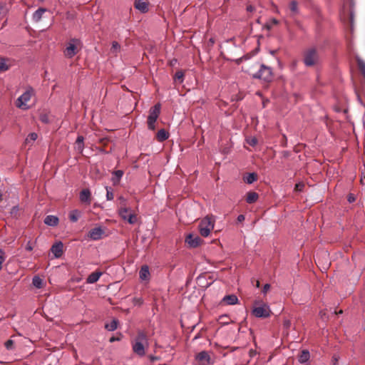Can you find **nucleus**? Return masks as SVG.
Listing matches in <instances>:
<instances>
[{"label": "nucleus", "mask_w": 365, "mask_h": 365, "mask_svg": "<svg viewBox=\"0 0 365 365\" xmlns=\"http://www.w3.org/2000/svg\"><path fill=\"white\" fill-rule=\"evenodd\" d=\"M289 8L293 14H297L298 11V3L297 1H292L289 4Z\"/></svg>", "instance_id": "31"}, {"label": "nucleus", "mask_w": 365, "mask_h": 365, "mask_svg": "<svg viewBox=\"0 0 365 365\" xmlns=\"http://www.w3.org/2000/svg\"><path fill=\"white\" fill-rule=\"evenodd\" d=\"M255 10V7L252 5H249L247 7V11L249 12H252Z\"/></svg>", "instance_id": "51"}, {"label": "nucleus", "mask_w": 365, "mask_h": 365, "mask_svg": "<svg viewBox=\"0 0 365 365\" xmlns=\"http://www.w3.org/2000/svg\"><path fill=\"white\" fill-rule=\"evenodd\" d=\"M309 352L307 350H303L299 354L298 360L300 363H305L309 359Z\"/></svg>", "instance_id": "25"}, {"label": "nucleus", "mask_w": 365, "mask_h": 365, "mask_svg": "<svg viewBox=\"0 0 365 365\" xmlns=\"http://www.w3.org/2000/svg\"><path fill=\"white\" fill-rule=\"evenodd\" d=\"M350 15H351V19H352L353 18V13H352V11L350 12Z\"/></svg>", "instance_id": "55"}, {"label": "nucleus", "mask_w": 365, "mask_h": 365, "mask_svg": "<svg viewBox=\"0 0 365 365\" xmlns=\"http://www.w3.org/2000/svg\"><path fill=\"white\" fill-rule=\"evenodd\" d=\"M168 137L169 133L165 129H161L158 130L156 134V138L159 142H163L167 140Z\"/></svg>", "instance_id": "22"}, {"label": "nucleus", "mask_w": 365, "mask_h": 365, "mask_svg": "<svg viewBox=\"0 0 365 365\" xmlns=\"http://www.w3.org/2000/svg\"><path fill=\"white\" fill-rule=\"evenodd\" d=\"M150 275L149 268L148 266L144 265L140 268L139 272V277L142 280H146L148 279Z\"/></svg>", "instance_id": "21"}, {"label": "nucleus", "mask_w": 365, "mask_h": 365, "mask_svg": "<svg viewBox=\"0 0 365 365\" xmlns=\"http://www.w3.org/2000/svg\"><path fill=\"white\" fill-rule=\"evenodd\" d=\"M149 358H150V359L152 361H156V360H158V357L154 356H149Z\"/></svg>", "instance_id": "52"}, {"label": "nucleus", "mask_w": 365, "mask_h": 365, "mask_svg": "<svg viewBox=\"0 0 365 365\" xmlns=\"http://www.w3.org/2000/svg\"><path fill=\"white\" fill-rule=\"evenodd\" d=\"M148 346V339L145 332L139 331L132 343L133 351L140 356L145 355V349Z\"/></svg>", "instance_id": "1"}, {"label": "nucleus", "mask_w": 365, "mask_h": 365, "mask_svg": "<svg viewBox=\"0 0 365 365\" xmlns=\"http://www.w3.org/2000/svg\"><path fill=\"white\" fill-rule=\"evenodd\" d=\"M40 120L41 122L48 123L49 122L48 116L46 114H41Z\"/></svg>", "instance_id": "38"}, {"label": "nucleus", "mask_w": 365, "mask_h": 365, "mask_svg": "<svg viewBox=\"0 0 365 365\" xmlns=\"http://www.w3.org/2000/svg\"><path fill=\"white\" fill-rule=\"evenodd\" d=\"M136 304L140 305L143 303V300L140 298H136L134 299Z\"/></svg>", "instance_id": "50"}, {"label": "nucleus", "mask_w": 365, "mask_h": 365, "mask_svg": "<svg viewBox=\"0 0 365 365\" xmlns=\"http://www.w3.org/2000/svg\"><path fill=\"white\" fill-rule=\"evenodd\" d=\"M26 250L28 251H31L33 250V247L31 245L30 242H29L28 244L26 245Z\"/></svg>", "instance_id": "49"}, {"label": "nucleus", "mask_w": 365, "mask_h": 365, "mask_svg": "<svg viewBox=\"0 0 365 365\" xmlns=\"http://www.w3.org/2000/svg\"><path fill=\"white\" fill-rule=\"evenodd\" d=\"M138 217L135 213H129L127 222L129 224L133 225L137 222Z\"/></svg>", "instance_id": "32"}, {"label": "nucleus", "mask_w": 365, "mask_h": 365, "mask_svg": "<svg viewBox=\"0 0 365 365\" xmlns=\"http://www.w3.org/2000/svg\"><path fill=\"white\" fill-rule=\"evenodd\" d=\"M148 2L145 0H135L134 6L142 13H146L148 11Z\"/></svg>", "instance_id": "12"}, {"label": "nucleus", "mask_w": 365, "mask_h": 365, "mask_svg": "<svg viewBox=\"0 0 365 365\" xmlns=\"http://www.w3.org/2000/svg\"><path fill=\"white\" fill-rule=\"evenodd\" d=\"M118 340H119V339H118V338H116V337L113 336V337H111V338L110 339V340H109V341H110V342H113V341H118Z\"/></svg>", "instance_id": "53"}, {"label": "nucleus", "mask_w": 365, "mask_h": 365, "mask_svg": "<svg viewBox=\"0 0 365 365\" xmlns=\"http://www.w3.org/2000/svg\"><path fill=\"white\" fill-rule=\"evenodd\" d=\"M5 259L4 252L0 250V270L1 269V264Z\"/></svg>", "instance_id": "42"}, {"label": "nucleus", "mask_w": 365, "mask_h": 365, "mask_svg": "<svg viewBox=\"0 0 365 365\" xmlns=\"http://www.w3.org/2000/svg\"><path fill=\"white\" fill-rule=\"evenodd\" d=\"M259 195L257 192L250 191L247 193L246 202L249 204L255 202L258 200Z\"/></svg>", "instance_id": "20"}, {"label": "nucleus", "mask_w": 365, "mask_h": 365, "mask_svg": "<svg viewBox=\"0 0 365 365\" xmlns=\"http://www.w3.org/2000/svg\"><path fill=\"white\" fill-rule=\"evenodd\" d=\"M259 286H260V283H259V281H257L256 287H259Z\"/></svg>", "instance_id": "54"}, {"label": "nucleus", "mask_w": 365, "mask_h": 365, "mask_svg": "<svg viewBox=\"0 0 365 365\" xmlns=\"http://www.w3.org/2000/svg\"><path fill=\"white\" fill-rule=\"evenodd\" d=\"M271 310L269 306L263 302L256 301L252 310V314L258 318H267L269 317Z\"/></svg>", "instance_id": "3"}, {"label": "nucleus", "mask_w": 365, "mask_h": 365, "mask_svg": "<svg viewBox=\"0 0 365 365\" xmlns=\"http://www.w3.org/2000/svg\"><path fill=\"white\" fill-rule=\"evenodd\" d=\"M34 95V90L29 87L21 96L16 101L15 105L18 108L27 110L29 107L27 103L30 101L31 97Z\"/></svg>", "instance_id": "2"}, {"label": "nucleus", "mask_w": 365, "mask_h": 365, "mask_svg": "<svg viewBox=\"0 0 365 365\" xmlns=\"http://www.w3.org/2000/svg\"><path fill=\"white\" fill-rule=\"evenodd\" d=\"M184 78V73L182 71H178L175 73L174 76V81L179 83H182Z\"/></svg>", "instance_id": "30"}, {"label": "nucleus", "mask_w": 365, "mask_h": 365, "mask_svg": "<svg viewBox=\"0 0 365 365\" xmlns=\"http://www.w3.org/2000/svg\"><path fill=\"white\" fill-rule=\"evenodd\" d=\"M32 284L36 288H41L43 286V280L38 276H35L33 278Z\"/></svg>", "instance_id": "29"}, {"label": "nucleus", "mask_w": 365, "mask_h": 365, "mask_svg": "<svg viewBox=\"0 0 365 365\" xmlns=\"http://www.w3.org/2000/svg\"><path fill=\"white\" fill-rule=\"evenodd\" d=\"M196 360L202 365L210 364L211 359L207 351H202L196 355Z\"/></svg>", "instance_id": "11"}, {"label": "nucleus", "mask_w": 365, "mask_h": 365, "mask_svg": "<svg viewBox=\"0 0 365 365\" xmlns=\"http://www.w3.org/2000/svg\"><path fill=\"white\" fill-rule=\"evenodd\" d=\"M11 67L10 61L8 58H0V72H4Z\"/></svg>", "instance_id": "19"}, {"label": "nucleus", "mask_w": 365, "mask_h": 365, "mask_svg": "<svg viewBox=\"0 0 365 365\" xmlns=\"http://www.w3.org/2000/svg\"><path fill=\"white\" fill-rule=\"evenodd\" d=\"M161 106L160 103L155 104L149 110V115L148 116V128L150 130H154L155 129V122L160 113Z\"/></svg>", "instance_id": "5"}, {"label": "nucleus", "mask_w": 365, "mask_h": 365, "mask_svg": "<svg viewBox=\"0 0 365 365\" xmlns=\"http://www.w3.org/2000/svg\"><path fill=\"white\" fill-rule=\"evenodd\" d=\"M347 200L350 203L354 202L356 200L354 195L352 193L349 194Z\"/></svg>", "instance_id": "44"}, {"label": "nucleus", "mask_w": 365, "mask_h": 365, "mask_svg": "<svg viewBox=\"0 0 365 365\" xmlns=\"http://www.w3.org/2000/svg\"><path fill=\"white\" fill-rule=\"evenodd\" d=\"M63 245L61 242H58L52 245L51 248V252L54 255L55 257L59 258L63 254Z\"/></svg>", "instance_id": "14"}, {"label": "nucleus", "mask_w": 365, "mask_h": 365, "mask_svg": "<svg viewBox=\"0 0 365 365\" xmlns=\"http://www.w3.org/2000/svg\"><path fill=\"white\" fill-rule=\"evenodd\" d=\"M120 46L117 41H113L112 43V46H111V49H110L112 53H118L120 51Z\"/></svg>", "instance_id": "34"}, {"label": "nucleus", "mask_w": 365, "mask_h": 365, "mask_svg": "<svg viewBox=\"0 0 365 365\" xmlns=\"http://www.w3.org/2000/svg\"><path fill=\"white\" fill-rule=\"evenodd\" d=\"M80 45V41L78 39L73 38L71 40V41L68 43L64 53L67 58H72L75 56L78 51V46Z\"/></svg>", "instance_id": "7"}, {"label": "nucleus", "mask_w": 365, "mask_h": 365, "mask_svg": "<svg viewBox=\"0 0 365 365\" xmlns=\"http://www.w3.org/2000/svg\"><path fill=\"white\" fill-rule=\"evenodd\" d=\"M359 68H360L361 71L362 72L364 76H365V64L364 63L360 62L359 63Z\"/></svg>", "instance_id": "46"}, {"label": "nucleus", "mask_w": 365, "mask_h": 365, "mask_svg": "<svg viewBox=\"0 0 365 365\" xmlns=\"http://www.w3.org/2000/svg\"><path fill=\"white\" fill-rule=\"evenodd\" d=\"M5 346L7 349H13L14 348V341L9 339L5 342Z\"/></svg>", "instance_id": "37"}, {"label": "nucleus", "mask_w": 365, "mask_h": 365, "mask_svg": "<svg viewBox=\"0 0 365 365\" xmlns=\"http://www.w3.org/2000/svg\"><path fill=\"white\" fill-rule=\"evenodd\" d=\"M277 24H278V21L275 19H272L269 23H267L266 24L265 26L268 30H270L274 25H277Z\"/></svg>", "instance_id": "35"}, {"label": "nucleus", "mask_w": 365, "mask_h": 365, "mask_svg": "<svg viewBox=\"0 0 365 365\" xmlns=\"http://www.w3.org/2000/svg\"><path fill=\"white\" fill-rule=\"evenodd\" d=\"M84 145L83 143H76V149L80 153H82L83 150Z\"/></svg>", "instance_id": "39"}, {"label": "nucleus", "mask_w": 365, "mask_h": 365, "mask_svg": "<svg viewBox=\"0 0 365 365\" xmlns=\"http://www.w3.org/2000/svg\"><path fill=\"white\" fill-rule=\"evenodd\" d=\"M284 327L286 328V329H289L290 327H291V322L290 320L289 319H285L284 321V324H283Z\"/></svg>", "instance_id": "45"}, {"label": "nucleus", "mask_w": 365, "mask_h": 365, "mask_svg": "<svg viewBox=\"0 0 365 365\" xmlns=\"http://www.w3.org/2000/svg\"><path fill=\"white\" fill-rule=\"evenodd\" d=\"M118 321L117 319H113L109 324H106L105 328L108 331H114L118 327Z\"/></svg>", "instance_id": "26"}, {"label": "nucleus", "mask_w": 365, "mask_h": 365, "mask_svg": "<svg viewBox=\"0 0 365 365\" xmlns=\"http://www.w3.org/2000/svg\"><path fill=\"white\" fill-rule=\"evenodd\" d=\"M80 200L83 203L90 205L91 202V193L88 189H83L80 192Z\"/></svg>", "instance_id": "13"}, {"label": "nucleus", "mask_w": 365, "mask_h": 365, "mask_svg": "<svg viewBox=\"0 0 365 365\" xmlns=\"http://www.w3.org/2000/svg\"><path fill=\"white\" fill-rule=\"evenodd\" d=\"M46 11V9L39 8L37 9L33 14V20L36 22H38L41 21L43 14Z\"/></svg>", "instance_id": "23"}, {"label": "nucleus", "mask_w": 365, "mask_h": 365, "mask_svg": "<svg viewBox=\"0 0 365 365\" xmlns=\"http://www.w3.org/2000/svg\"><path fill=\"white\" fill-rule=\"evenodd\" d=\"M304 63L307 66H313L319 61V54L316 48H310L304 53Z\"/></svg>", "instance_id": "6"}, {"label": "nucleus", "mask_w": 365, "mask_h": 365, "mask_svg": "<svg viewBox=\"0 0 365 365\" xmlns=\"http://www.w3.org/2000/svg\"><path fill=\"white\" fill-rule=\"evenodd\" d=\"M244 181L247 184H252L257 180V175L255 173H249L243 178Z\"/></svg>", "instance_id": "24"}, {"label": "nucleus", "mask_w": 365, "mask_h": 365, "mask_svg": "<svg viewBox=\"0 0 365 365\" xmlns=\"http://www.w3.org/2000/svg\"><path fill=\"white\" fill-rule=\"evenodd\" d=\"M304 185L303 183H297L295 185V187H294V190L295 191H302V189L304 188Z\"/></svg>", "instance_id": "40"}, {"label": "nucleus", "mask_w": 365, "mask_h": 365, "mask_svg": "<svg viewBox=\"0 0 365 365\" xmlns=\"http://www.w3.org/2000/svg\"><path fill=\"white\" fill-rule=\"evenodd\" d=\"M255 77L261 78L265 81H270L272 78V68L262 64L259 71L255 75Z\"/></svg>", "instance_id": "8"}, {"label": "nucleus", "mask_w": 365, "mask_h": 365, "mask_svg": "<svg viewBox=\"0 0 365 365\" xmlns=\"http://www.w3.org/2000/svg\"><path fill=\"white\" fill-rule=\"evenodd\" d=\"M84 138L82 135H78L76 143H83Z\"/></svg>", "instance_id": "47"}, {"label": "nucleus", "mask_w": 365, "mask_h": 365, "mask_svg": "<svg viewBox=\"0 0 365 365\" xmlns=\"http://www.w3.org/2000/svg\"><path fill=\"white\" fill-rule=\"evenodd\" d=\"M106 190H107V193H106V198H107V200H113V197H114L113 193L111 191H110V190L108 189V187L106 188Z\"/></svg>", "instance_id": "41"}, {"label": "nucleus", "mask_w": 365, "mask_h": 365, "mask_svg": "<svg viewBox=\"0 0 365 365\" xmlns=\"http://www.w3.org/2000/svg\"><path fill=\"white\" fill-rule=\"evenodd\" d=\"M44 223L49 226H56L58 223V218L54 215H48L44 219Z\"/></svg>", "instance_id": "17"}, {"label": "nucleus", "mask_w": 365, "mask_h": 365, "mask_svg": "<svg viewBox=\"0 0 365 365\" xmlns=\"http://www.w3.org/2000/svg\"><path fill=\"white\" fill-rule=\"evenodd\" d=\"M222 302L229 305H234L238 303V299L235 294L226 295L222 299Z\"/></svg>", "instance_id": "16"}, {"label": "nucleus", "mask_w": 365, "mask_h": 365, "mask_svg": "<svg viewBox=\"0 0 365 365\" xmlns=\"http://www.w3.org/2000/svg\"><path fill=\"white\" fill-rule=\"evenodd\" d=\"M247 142L251 146H255L257 144V139L256 138H250L247 140Z\"/></svg>", "instance_id": "36"}, {"label": "nucleus", "mask_w": 365, "mask_h": 365, "mask_svg": "<svg viewBox=\"0 0 365 365\" xmlns=\"http://www.w3.org/2000/svg\"><path fill=\"white\" fill-rule=\"evenodd\" d=\"M101 274H102V272H92L91 274H89V276L88 277V278L86 279L87 283L93 284V283L96 282L99 279Z\"/></svg>", "instance_id": "18"}, {"label": "nucleus", "mask_w": 365, "mask_h": 365, "mask_svg": "<svg viewBox=\"0 0 365 365\" xmlns=\"http://www.w3.org/2000/svg\"><path fill=\"white\" fill-rule=\"evenodd\" d=\"M185 242L190 247H197L202 243V240L196 235L189 234L185 239Z\"/></svg>", "instance_id": "10"}, {"label": "nucleus", "mask_w": 365, "mask_h": 365, "mask_svg": "<svg viewBox=\"0 0 365 365\" xmlns=\"http://www.w3.org/2000/svg\"><path fill=\"white\" fill-rule=\"evenodd\" d=\"M80 215H81V212L78 210H75L70 212L69 219L72 222H76V221H78V218L80 217Z\"/></svg>", "instance_id": "27"}, {"label": "nucleus", "mask_w": 365, "mask_h": 365, "mask_svg": "<svg viewBox=\"0 0 365 365\" xmlns=\"http://www.w3.org/2000/svg\"><path fill=\"white\" fill-rule=\"evenodd\" d=\"M123 175V172L122 170H118L114 172V177L113 178V182L114 185L117 184L120 181Z\"/></svg>", "instance_id": "28"}, {"label": "nucleus", "mask_w": 365, "mask_h": 365, "mask_svg": "<svg viewBox=\"0 0 365 365\" xmlns=\"http://www.w3.org/2000/svg\"><path fill=\"white\" fill-rule=\"evenodd\" d=\"M38 138V135L36 133H30L26 139V143H30L31 142H34Z\"/></svg>", "instance_id": "33"}, {"label": "nucleus", "mask_w": 365, "mask_h": 365, "mask_svg": "<svg viewBox=\"0 0 365 365\" xmlns=\"http://www.w3.org/2000/svg\"><path fill=\"white\" fill-rule=\"evenodd\" d=\"M270 289V284H265L262 288V293L263 294H267V292Z\"/></svg>", "instance_id": "43"}, {"label": "nucleus", "mask_w": 365, "mask_h": 365, "mask_svg": "<svg viewBox=\"0 0 365 365\" xmlns=\"http://www.w3.org/2000/svg\"><path fill=\"white\" fill-rule=\"evenodd\" d=\"M215 220L212 217L207 216L199 224V231L202 237H207L214 228Z\"/></svg>", "instance_id": "4"}, {"label": "nucleus", "mask_w": 365, "mask_h": 365, "mask_svg": "<svg viewBox=\"0 0 365 365\" xmlns=\"http://www.w3.org/2000/svg\"><path fill=\"white\" fill-rule=\"evenodd\" d=\"M103 234L104 231L101 227H95L89 232V237L94 240H97L101 239Z\"/></svg>", "instance_id": "15"}, {"label": "nucleus", "mask_w": 365, "mask_h": 365, "mask_svg": "<svg viewBox=\"0 0 365 365\" xmlns=\"http://www.w3.org/2000/svg\"><path fill=\"white\" fill-rule=\"evenodd\" d=\"M119 200L121 205L118 209V214L123 220L127 221L129 213H131L130 209L126 206L125 200L123 197H120Z\"/></svg>", "instance_id": "9"}, {"label": "nucleus", "mask_w": 365, "mask_h": 365, "mask_svg": "<svg viewBox=\"0 0 365 365\" xmlns=\"http://www.w3.org/2000/svg\"><path fill=\"white\" fill-rule=\"evenodd\" d=\"M245 215H240L237 217V221H238L239 222H241L244 221V220H245Z\"/></svg>", "instance_id": "48"}]
</instances>
